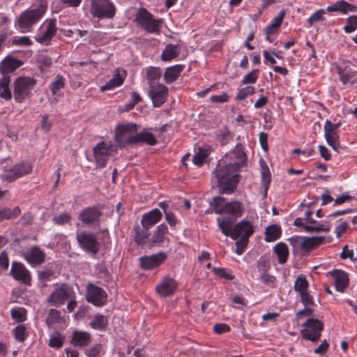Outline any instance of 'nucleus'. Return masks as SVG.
I'll return each mask as SVG.
<instances>
[{
  "label": "nucleus",
  "instance_id": "obj_60",
  "mask_svg": "<svg viewBox=\"0 0 357 357\" xmlns=\"http://www.w3.org/2000/svg\"><path fill=\"white\" fill-rule=\"evenodd\" d=\"M300 296H301V302L305 307H308V306L313 307L315 305L313 296L312 295H310L309 294V292H307V291L301 292V294H300Z\"/></svg>",
  "mask_w": 357,
  "mask_h": 357
},
{
  "label": "nucleus",
  "instance_id": "obj_37",
  "mask_svg": "<svg viewBox=\"0 0 357 357\" xmlns=\"http://www.w3.org/2000/svg\"><path fill=\"white\" fill-rule=\"evenodd\" d=\"M9 84L10 77H2V79L0 80V97L6 100H9L12 98Z\"/></svg>",
  "mask_w": 357,
  "mask_h": 357
},
{
  "label": "nucleus",
  "instance_id": "obj_10",
  "mask_svg": "<svg viewBox=\"0 0 357 357\" xmlns=\"http://www.w3.org/2000/svg\"><path fill=\"white\" fill-rule=\"evenodd\" d=\"M86 299L89 303L101 307L107 303V295L102 288L89 283L86 286Z\"/></svg>",
  "mask_w": 357,
  "mask_h": 357
},
{
  "label": "nucleus",
  "instance_id": "obj_15",
  "mask_svg": "<svg viewBox=\"0 0 357 357\" xmlns=\"http://www.w3.org/2000/svg\"><path fill=\"white\" fill-rule=\"evenodd\" d=\"M21 256L32 266L36 267L45 262V253L38 246L33 245L22 252Z\"/></svg>",
  "mask_w": 357,
  "mask_h": 357
},
{
  "label": "nucleus",
  "instance_id": "obj_18",
  "mask_svg": "<svg viewBox=\"0 0 357 357\" xmlns=\"http://www.w3.org/2000/svg\"><path fill=\"white\" fill-rule=\"evenodd\" d=\"M167 255L162 252L139 258L140 267L144 270H153L165 262Z\"/></svg>",
  "mask_w": 357,
  "mask_h": 357
},
{
  "label": "nucleus",
  "instance_id": "obj_9",
  "mask_svg": "<svg viewBox=\"0 0 357 357\" xmlns=\"http://www.w3.org/2000/svg\"><path fill=\"white\" fill-rule=\"evenodd\" d=\"M74 294L71 287L66 284H63L47 297V301L52 305L59 307L64 304L66 300L71 298Z\"/></svg>",
  "mask_w": 357,
  "mask_h": 357
},
{
  "label": "nucleus",
  "instance_id": "obj_40",
  "mask_svg": "<svg viewBox=\"0 0 357 357\" xmlns=\"http://www.w3.org/2000/svg\"><path fill=\"white\" fill-rule=\"evenodd\" d=\"M20 213L21 210L19 206H15L13 210L8 208H0V222L3 220L15 218Z\"/></svg>",
  "mask_w": 357,
  "mask_h": 357
},
{
  "label": "nucleus",
  "instance_id": "obj_27",
  "mask_svg": "<svg viewBox=\"0 0 357 357\" xmlns=\"http://www.w3.org/2000/svg\"><path fill=\"white\" fill-rule=\"evenodd\" d=\"M261 168V186L264 188V197L267 196V190L271 181V174L269 168L264 159L259 160Z\"/></svg>",
  "mask_w": 357,
  "mask_h": 357
},
{
  "label": "nucleus",
  "instance_id": "obj_26",
  "mask_svg": "<svg viewBox=\"0 0 357 357\" xmlns=\"http://www.w3.org/2000/svg\"><path fill=\"white\" fill-rule=\"evenodd\" d=\"M216 221L222 233L226 236L231 238L236 218L233 216H227L224 218L218 217L216 218Z\"/></svg>",
  "mask_w": 357,
  "mask_h": 357
},
{
  "label": "nucleus",
  "instance_id": "obj_39",
  "mask_svg": "<svg viewBox=\"0 0 357 357\" xmlns=\"http://www.w3.org/2000/svg\"><path fill=\"white\" fill-rule=\"evenodd\" d=\"M136 144L145 143L148 145L153 146L156 144L157 139L155 136L149 132H142L136 134Z\"/></svg>",
  "mask_w": 357,
  "mask_h": 357
},
{
  "label": "nucleus",
  "instance_id": "obj_28",
  "mask_svg": "<svg viewBox=\"0 0 357 357\" xmlns=\"http://www.w3.org/2000/svg\"><path fill=\"white\" fill-rule=\"evenodd\" d=\"M185 68V65L177 64L167 68L164 74L166 83L175 82Z\"/></svg>",
  "mask_w": 357,
  "mask_h": 357
},
{
  "label": "nucleus",
  "instance_id": "obj_35",
  "mask_svg": "<svg viewBox=\"0 0 357 357\" xmlns=\"http://www.w3.org/2000/svg\"><path fill=\"white\" fill-rule=\"evenodd\" d=\"M133 229L135 231V241L139 245H144L146 242V240L149 236V230L150 229V228H146L144 227L141 228V227L139 225L136 224L134 226Z\"/></svg>",
  "mask_w": 357,
  "mask_h": 357
},
{
  "label": "nucleus",
  "instance_id": "obj_62",
  "mask_svg": "<svg viewBox=\"0 0 357 357\" xmlns=\"http://www.w3.org/2000/svg\"><path fill=\"white\" fill-rule=\"evenodd\" d=\"M270 267V261L266 257H261L257 261V268L261 273L267 272Z\"/></svg>",
  "mask_w": 357,
  "mask_h": 357
},
{
  "label": "nucleus",
  "instance_id": "obj_41",
  "mask_svg": "<svg viewBox=\"0 0 357 357\" xmlns=\"http://www.w3.org/2000/svg\"><path fill=\"white\" fill-rule=\"evenodd\" d=\"M123 82V78L119 74H115L113 77L107 82L105 85L100 87L101 91L113 89L121 86Z\"/></svg>",
  "mask_w": 357,
  "mask_h": 357
},
{
  "label": "nucleus",
  "instance_id": "obj_47",
  "mask_svg": "<svg viewBox=\"0 0 357 357\" xmlns=\"http://www.w3.org/2000/svg\"><path fill=\"white\" fill-rule=\"evenodd\" d=\"M212 272L215 275L227 280H232L234 278V275L232 274L231 271H229L225 268L213 267L212 268Z\"/></svg>",
  "mask_w": 357,
  "mask_h": 357
},
{
  "label": "nucleus",
  "instance_id": "obj_54",
  "mask_svg": "<svg viewBox=\"0 0 357 357\" xmlns=\"http://www.w3.org/2000/svg\"><path fill=\"white\" fill-rule=\"evenodd\" d=\"M239 238L240 239L237 240L235 243L236 247L235 252L238 255H241L248 246L250 237L245 236Z\"/></svg>",
  "mask_w": 357,
  "mask_h": 357
},
{
  "label": "nucleus",
  "instance_id": "obj_19",
  "mask_svg": "<svg viewBox=\"0 0 357 357\" xmlns=\"http://www.w3.org/2000/svg\"><path fill=\"white\" fill-rule=\"evenodd\" d=\"M177 289V282L169 276L164 277L155 286V291L162 297H168L173 295Z\"/></svg>",
  "mask_w": 357,
  "mask_h": 357
},
{
  "label": "nucleus",
  "instance_id": "obj_64",
  "mask_svg": "<svg viewBox=\"0 0 357 357\" xmlns=\"http://www.w3.org/2000/svg\"><path fill=\"white\" fill-rule=\"evenodd\" d=\"M142 100L139 94L136 91H132L131 94V100L127 105L128 109H132L137 103Z\"/></svg>",
  "mask_w": 357,
  "mask_h": 357
},
{
  "label": "nucleus",
  "instance_id": "obj_58",
  "mask_svg": "<svg viewBox=\"0 0 357 357\" xmlns=\"http://www.w3.org/2000/svg\"><path fill=\"white\" fill-rule=\"evenodd\" d=\"M282 22L274 18L271 23L268 24L265 29L266 35H272L278 32Z\"/></svg>",
  "mask_w": 357,
  "mask_h": 357
},
{
  "label": "nucleus",
  "instance_id": "obj_36",
  "mask_svg": "<svg viewBox=\"0 0 357 357\" xmlns=\"http://www.w3.org/2000/svg\"><path fill=\"white\" fill-rule=\"evenodd\" d=\"M56 32L55 20H51L47 23L45 31L42 33L41 36L37 38V40L41 43H46L55 35Z\"/></svg>",
  "mask_w": 357,
  "mask_h": 357
},
{
  "label": "nucleus",
  "instance_id": "obj_38",
  "mask_svg": "<svg viewBox=\"0 0 357 357\" xmlns=\"http://www.w3.org/2000/svg\"><path fill=\"white\" fill-rule=\"evenodd\" d=\"M209 204L216 214L225 213V208L226 204L225 197L220 196L214 197L209 202Z\"/></svg>",
  "mask_w": 357,
  "mask_h": 357
},
{
  "label": "nucleus",
  "instance_id": "obj_22",
  "mask_svg": "<svg viewBox=\"0 0 357 357\" xmlns=\"http://www.w3.org/2000/svg\"><path fill=\"white\" fill-rule=\"evenodd\" d=\"M167 226L162 223L158 225L153 232L151 239V244L153 246H159L165 243L169 242Z\"/></svg>",
  "mask_w": 357,
  "mask_h": 357
},
{
  "label": "nucleus",
  "instance_id": "obj_1",
  "mask_svg": "<svg viewBox=\"0 0 357 357\" xmlns=\"http://www.w3.org/2000/svg\"><path fill=\"white\" fill-rule=\"evenodd\" d=\"M240 169L241 165L236 162L223 166L219 163L217 165L213 174L217 179L220 193L229 195L234 192L239 182Z\"/></svg>",
  "mask_w": 357,
  "mask_h": 357
},
{
  "label": "nucleus",
  "instance_id": "obj_50",
  "mask_svg": "<svg viewBox=\"0 0 357 357\" xmlns=\"http://www.w3.org/2000/svg\"><path fill=\"white\" fill-rule=\"evenodd\" d=\"M62 318L61 313L56 309H50L48 312V317L47 319V324L48 325H52L54 324L60 323Z\"/></svg>",
  "mask_w": 357,
  "mask_h": 357
},
{
  "label": "nucleus",
  "instance_id": "obj_63",
  "mask_svg": "<svg viewBox=\"0 0 357 357\" xmlns=\"http://www.w3.org/2000/svg\"><path fill=\"white\" fill-rule=\"evenodd\" d=\"M342 259H345L349 258L352 261H357V258L354 257V252L353 250H349L348 245L343 248L342 252L340 255Z\"/></svg>",
  "mask_w": 357,
  "mask_h": 357
},
{
  "label": "nucleus",
  "instance_id": "obj_6",
  "mask_svg": "<svg viewBox=\"0 0 357 357\" xmlns=\"http://www.w3.org/2000/svg\"><path fill=\"white\" fill-rule=\"evenodd\" d=\"M46 6L40 4L38 8L26 10L22 13L17 20V25L20 29H27L37 22L45 13Z\"/></svg>",
  "mask_w": 357,
  "mask_h": 357
},
{
  "label": "nucleus",
  "instance_id": "obj_43",
  "mask_svg": "<svg viewBox=\"0 0 357 357\" xmlns=\"http://www.w3.org/2000/svg\"><path fill=\"white\" fill-rule=\"evenodd\" d=\"M161 75L160 68L153 66L149 67L146 70V78L149 86L155 85L154 82L160 78Z\"/></svg>",
  "mask_w": 357,
  "mask_h": 357
},
{
  "label": "nucleus",
  "instance_id": "obj_29",
  "mask_svg": "<svg viewBox=\"0 0 357 357\" xmlns=\"http://www.w3.org/2000/svg\"><path fill=\"white\" fill-rule=\"evenodd\" d=\"M244 212L243 205L241 202L233 201L226 202L225 208V213L230 215V216L240 217Z\"/></svg>",
  "mask_w": 357,
  "mask_h": 357
},
{
  "label": "nucleus",
  "instance_id": "obj_33",
  "mask_svg": "<svg viewBox=\"0 0 357 357\" xmlns=\"http://www.w3.org/2000/svg\"><path fill=\"white\" fill-rule=\"evenodd\" d=\"M231 158L234 160L236 163L241 165V167H243L247 161V155L243 150L241 144H237L235 148L231 151Z\"/></svg>",
  "mask_w": 357,
  "mask_h": 357
},
{
  "label": "nucleus",
  "instance_id": "obj_49",
  "mask_svg": "<svg viewBox=\"0 0 357 357\" xmlns=\"http://www.w3.org/2000/svg\"><path fill=\"white\" fill-rule=\"evenodd\" d=\"M331 229V225L328 221H324L323 224L318 226H310L307 225L305 227V231L307 232H319V231H325L328 232Z\"/></svg>",
  "mask_w": 357,
  "mask_h": 357
},
{
  "label": "nucleus",
  "instance_id": "obj_61",
  "mask_svg": "<svg viewBox=\"0 0 357 357\" xmlns=\"http://www.w3.org/2000/svg\"><path fill=\"white\" fill-rule=\"evenodd\" d=\"M326 11V9H319L314 12L308 19L307 22L308 23L312 25L313 23L319 22V21H323L324 19L323 17V15L325 14Z\"/></svg>",
  "mask_w": 357,
  "mask_h": 357
},
{
  "label": "nucleus",
  "instance_id": "obj_45",
  "mask_svg": "<svg viewBox=\"0 0 357 357\" xmlns=\"http://www.w3.org/2000/svg\"><path fill=\"white\" fill-rule=\"evenodd\" d=\"M308 288V282L306 280L305 276L301 275H299L294 283V289L296 292H298L299 294L301 292L306 291Z\"/></svg>",
  "mask_w": 357,
  "mask_h": 357
},
{
  "label": "nucleus",
  "instance_id": "obj_51",
  "mask_svg": "<svg viewBox=\"0 0 357 357\" xmlns=\"http://www.w3.org/2000/svg\"><path fill=\"white\" fill-rule=\"evenodd\" d=\"M10 314L16 321L22 322L26 319V311L22 307L15 308L11 310Z\"/></svg>",
  "mask_w": 357,
  "mask_h": 357
},
{
  "label": "nucleus",
  "instance_id": "obj_42",
  "mask_svg": "<svg viewBox=\"0 0 357 357\" xmlns=\"http://www.w3.org/2000/svg\"><path fill=\"white\" fill-rule=\"evenodd\" d=\"M90 326L94 329L104 331L107 326V319L102 314H96L93 319L91 321Z\"/></svg>",
  "mask_w": 357,
  "mask_h": 357
},
{
  "label": "nucleus",
  "instance_id": "obj_25",
  "mask_svg": "<svg viewBox=\"0 0 357 357\" xmlns=\"http://www.w3.org/2000/svg\"><path fill=\"white\" fill-rule=\"evenodd\" d=\"M162 218V213L158 208H154L142 215V226L146 228H151L157 224Z\"/></svg>",
  "mask_w": 357,
  "mask_h": 357
},
{
  "label": "nucleus",
  "instance_id": "obj_30",
  "mask_svg": "<svg viewBox=\"0 0 357 357\" xmlns=\"http://www.w3.org/2000/svg\"><path fill=\"white\" fill-rule=\"evenodd\" d=\"M180 54L178 45L167 44L161 54V59L163 61H171L176 58Z\"/></svg>",
  "mask_w": 357,
  "mask_h": 357
},
{
  "label": "nucleus",
  "instance_id": "obj_59",
  "mask_svg": "<svg viewBox=\"0 0 357 357\" xmlns=\"http://www.w3.org/2000/svg\"><path fill=\"white\" fill-rule=\"evenodd\" d=\"M258 69H255L252 70L250 73L246 74L242 80L243 84H254L256 82L257 78H258Z\"/></svg>",
  "mask_w": 357,
  "mask_h": 357
},
{
  "label": "nucleus",
  "instance_id": "obj_34",
  "mask_svg": "<svg viewBox=\"0 0 357 357\" xmlns=\"http://www.w3.org/2000/svg\"><path fill=\"white\" fill-rule=\"evenodd\" d=\"M273 251L278 257L279 264H284L287 262L289 257V249L284 243L280 242L277 243L273 248Z\"/></svg>",
  "mask_w": 357,
  "mask_h": 357
},
{
  "label": "nucleus",
  "instance_id": "obj_32",
  "mask_svg": "<svg viewBox=\"0 0 357 357\" xmlns=\"http://www.w3.org/2000/svg\"><path fill=\"white\" fill-rule=\"evenodd\" d=\"M282 235L281 227L274 224L269 225L265 229V241L266 242H272L278 240Z\"/></svg>",
  "mask_w": 357,
  "mask_h": 357
},
{
  "label": "nucleus",
  "instance_id": "obj_4",
  "mask_svg": "<svg viewBox=\"0 0 357 357\" xmlns=\"http://www.w3.org/2000/svg\"><path fill=\"white\" fill-rule=\"evenodd\" d=\"M135 22L146 32L155 33L160 31L162 19H155L154 16L144 8H140L135 15Z\"/></svg>",
  "mask_w": 357,
  "mask_h": 357
},
{
  "label": "nucleus",
  "instance_id": "obj_55",
  "mask_svg": "<svg viewBox=\"0 0 357 357\" xmlns=\"http://www.w3.org/2000/svg\"><path fill=\"white\" fill-rule=\"evenodd\" d=\"M255 92V88L252 86H247L241 89L238 90V94L236 96V100H243L248 96H251L254 94Z\"/></svg>",
  "mask_w": 357,
  "mask_h": 357
},
{
  "label": "nucleus",
  "instance_id": "obj_3",
  "mask_svg": "<svg viewBox=\"0 0 357 357\" xmlns=\"http://www.w3.org/2000/svg\"><path fill=\"white\" fill-rule=\"evenodd\" d=\"M137 125L133 123L118 125L115 129L116 142L120 148L136 144Z\"/></svg>",
  "mask_w": 357,
  "mask_h": 357
},
{
  "label": "nucleus",
  "instance_id": "obj_11",
  "mask_svg": "<svg viewBox=\"0 0 357 357\" xmlns=\"http://www.w3.org/2000/svg\"><path fill=\"white\" fill-rule=\"evenodd\" d=\"M10 275L13 278L28 287L31 285L32 277L30 271L21 262L14 261L12 262Z\"/></svg>",
  "mask_w": 357,
  "mask_h": 357
},
{
  "label": "nucleus",
  "instance_id": "obj_31",
  "mask_svg": "<svg viewBox=\"0 0 357 357\" xmlns=\"http://www.w3.org/2000/svg\"><path fill=\"white\" fill-rule=\"evenodd\" d=\"M71 342L77 347L86 346L91 342V335L87 332L74 331Z\"/></svg>",
  "mask_w": 357,
  "mask_h": 357
},
{
  "label": "nucleus",
  "instance_id": "obj_2",
  "mask_svg": "<svg viewBox=\"0 0 357 357\" xmlns=\"http://www.w3.org/2000/svg\"><path fill=\"white\" fill-rule=\"evenodd\" d=\"M37 84L35 78L18 77L13 83V96L17 102L21 103L31 96V91Z\"/></svg>",
  "mask_w": 357,
  "mask_h": 357
},
{
  "label": "nucleus",
  "instance_id": "obj_46",
  "mask_svg": "<svg viewBox=\"0 0 357 357\" xmlns=\"http://www.w3.org/2000/svg\"><path fill=\"white\" fill-rule=\"evenodd\" d=\"M14 336L17 341L20 342H24L28 337L29 333L24 325H17L13 330Z\"/></svg>",
  "mask_w": 357,
  "mask_h": 357
},
{
  "label": "nucleus",
  "instance_id": "obj_53",
  "mask_svg": "<svg viewBox=\"0 0 357 357\" xmlns=\"http://www.w3.org/2000/svg\"><path fill=\"white\" fill-rule=\"evenodd\" d=\"M347 33H351L357 29V15H351L347 18V24L343 28Z\"/></svg>",
  "mask_w": 357,
  "mask_h": 357
},
{
  "label": "nucleus",
  "instance_id": "obj_44",
  "mask_svg": "<svg viewBox=\"0 0 357 357\" xmlns=\"http://www.w3.org/2000/svg\"><path fill=\"white\" fill-rule=\"evenodd\" d=\"M65 86V79L61 75H57L50 85L51 92L56 95L58 92Z\"/></svg>",
  "mask_w": 357,
  "mask_h": 357
},
{
  "label": "nucleus",
  "instance_id": "obj_21",
  "mask_svg": "<svg viewBox=\"0 0 357 357\" xmlns=\"http://www.w3.org/2000/svg\"><path fill=\"white\" fill-rule=\"evenodd\" d=\"M255 231L252 224L246 220H243L234 225L231 238L237 240L239 237H250Z\"/></svg>",
  "mask_w": 357,
  "mask_h": 357
},
{
  "label": "nucleus",
  "instance_id": "obj_20",
  "mask_svg": "<svg viewBox=\"0 0 357 357\" xmlns=\"http://www.w3.org/2000/svg\"><path fill=\"white\" fill-rule=\"evenodd\" d=\"M112 151V146H108L105 142L98 143L93 149L96 162L100 167L106 166Z\"/></svg>",
  "mask_w": 357,
  "mask_h": 357
},
{
  "label": "nucleus",
  "instance_id": "obj_8",
  "mask_svg": "<svg viewBox=\"0 0 357 357\" xmlns=\"http://www.w3.org/2000/svg\"><path fill=\"white\" fill-rule=\"evenodd\" d=\"M289 243L294 247L299 245L301 249L305 252H309L312 249L321 245L324 241V236H292Z\"/></svg>",
  "mask_w": 357,
  "mask_h": 357
},
{
  "label": "nucleus",
  "instance_id": "obj_13",
  "mask_svg": "<svg viewBox=\"0 0 357 357\" xmlns=\"http://www.w3.org/2000/svg\"><path fill=\"white\" fill-rule=\"evenodd\" d=\"M102 207L100 205H95L83 209L79 215V219L84 225H93L100 222L102 215Z\"/></svg>",
  "mask_w": 357,
  "mask_h": 357
},
{
  "label": "nucleus",
  "instance_id": "obj_5",
  "mask_svg": "<svg viewBox=\"0 0 357 357\" xmlns=\"http://www.w3.org/2000/svg\"><path fill=\"white\" fill-rule=\"evenodd\" d=\"M303 329L301 331V334L303 339L316 342L319 340L322 331L324 330V324L317 319L309 318L303 324Z\"/></svg>",
  "mask_w": 357,
  "mask_h": 357
},
{
  "label": "nucleus",
  "instance_id": "obj_17",
  "mask_svg": "<svg viewBox=\"0 0 357 357\" xmlns=\"http://www.w3.org/2000/svg\"><path fill=\"white\" fill-rule=\"evenodd\" d=\"M340 123H333L330 120H326L324 124V136L328 144L335 151L337 150L340 146L339 135L336 132Z\"/></svg>",
  "mask_w": 357,
  "mask_h": 357
},
{
  "label": "nucleus",
  "instance_id": "obj_14",
  "mask_svg": "<svg viewBox=\"0 0 357 357\" xmlns=\"http://www.w3.org/2000/svg\"><path fill=\"white\" fill-rule=\"evenodd\" d=\"M168 96V88L162 84H156L149 86V96L154 107H160L165 102Z\"/></svg>",
  "mask_w": 357,
  "mask_h": 357
},
{
  "label": "nucleus",
  "instance_id": "obj_12",
  "mask_svg": "<svg viewBox=\"0 0 357 357\" xmlns=\"http://www.w3.org/2000/svg\"><path fill=\"white\" fill-rule=\"evenodd\" d=\"M337 72L343 84H354L357 82V70L351 63L346 62L337 66Z\"/></svg>",
  "mask_w": 357,
  "mask_h": 357
},
{
  "label": "nucleus",
  "instance_id": "obj_52",
  "mask_svg": "<svg viewBox=\"0 0 357 357\" xmlns=\"http://www.w3.org/2000/svg\"><path fill=\"white\" fill-rule=\"evenodd\" d=\"M346 10V1L339 0L335 2L333 5L329 6L326 8L328 12H338L342 14H345Z\"/></svg>",
  "mask_w": 357,
  "mask_h": 357
},
{
  "label": "nucleus",
  "instance_id": "obj_16",
  "mask_svg": "<svg viewBox=\"0 0 357 357\" xmlns=\"http://www.w3.org/2000/svg\"><path fill=\"white\" fill-rule=\"evenodd\" d=\"M32 171V165L28 162H23L14 166L3 175V179L8 182H13L17 178L29 174Z\"/></svg>",
  "mask_w": 357,
  "mask_h": 357
},
{
  "label": "nucleus",
  "instance_id": "obj_57",
  "mask_svg": "<svg viewBox=\"0 0 357 357\" xmlns=\"http://www.w3.org/2000/svg\"><path fill=\"white\" fill-rule=\"evenodd\" d=\"M71 215L67 212H63L59 215L54 216L52 218V222L55 225H62L70 222Z\"/></svg>",
  "mask_w": 357,
  "mask_h": 357
},
{
  "label": "nucleus",
  "instance_id": "obj_23",
  "mask_svg": "<svg viewBox=\"0 0 357 357\" xmlns=\"http://www.w3.org/2000/svg\"><path fill=\"white\" fill-rule=\"evenodd\" d=\"M328 274L331 275L334 279L336 290L342 293L344 292L349 285L348 274L341 270H334L332 272H329Z\"/></svg>",
  "mask_w": 357,
  "mask_h": 357
},
{
  "label": "nucleus",
  "instance_id": "obj_56",
  "mask_svg": "<svg viewBox=\"0 0 357 357\" xmlns=\"http://www.w3.org/2000/svg\"><path fill=\"white\" fill-rule=\"evenodd\" d=\"M218 138L221 145H226L231 140L232 135L227 128H225L219 130Z\"/></svg>",
  "mask_w": 357,
  "mask_h": 357
},
{
  "label": "nucleus",
  "instance_id": "obj_7",
  "mask_svg": "<svg viewBox=\"0 0 357 357\" xmlns=\"http://www.w3.org/2000/svg\"><path fill=\"white\" fill-rule=\"evenodd\" d=\"M76 239L79 246L85 252L96 255L99 251V243L90 232L82 231L77 234Z\"/></svg>",
  "mask_w": 357,
  "mask_h": 357
},
{
  "label": "nucleus",
  "instance_id": "obj_48",
  "mask_svg": "<svg viewBox=\"0 0 357 357\" xmlns=\"http://www.w3.org/2000/svg\"><path fill=\"white\" fill-rule=\"evenodd\" d=\"M65 337L59 333H55L50 339L49 346L53 348H61L63 346Z\"/></svg>",
  "mask_w": 357,
  "mask_h": 357
},
{
  "label": "nucleus",
  "instance_id": "obj_24",
  "mask_svg": "<svg viewBox=\"0 0 357 357\" xmlns=\"http://www.w3.org/2000/svg\"><path fill=\"white\" fill-rule=\"evenodd\" d=\"M22 64L23 62L22 61L7 56L1 63L0 72L3 77L9 76V73L15 72Z\"/></svg>",
  "mask_w": 357,
  "mask_h": 357
}]
</instances>
